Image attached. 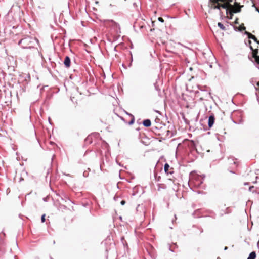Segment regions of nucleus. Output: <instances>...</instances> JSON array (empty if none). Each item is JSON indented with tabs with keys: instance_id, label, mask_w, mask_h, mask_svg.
Wrapping results in <instances>:
<instances>
[{
	"instance_id": "nucleus-25",
	"label": "nucleus",
	"mask_w": 259,
	"mask_h": 259,
	"mask_svg": "<svg viewBox=\"0 0 259 259\" xmlns=\"http://www.w3.org/2000/svg\"><path fill=\"white\" fill-rule=\"evenodd\" d=\"M47 175H49V169H47Z\"/></svg>"
},
{
	"instance_id": "nucleus-28",
	"label": "nucleus",
	"mask_w": 259,
	"mask_h": 259,
	"mask_svg": "<svg viewBox=\"0 0 259 259\" xmlns=\"http://www.w3.org/2000/svg\"><path fill=\"white\" fill-rule=\"evenodd\" d=\"M111 22H113V23H114V24H116L115 22H113V21H111Z\"/></svg>"
},
{
	"instance_id": "nucleus-23",
	"label": "nucleus",
	"mask_w": 259,
	"mask_h": 259,
	"mask_svg": "<svg viewBox=\"0 0 259 259\" xmlns=\"http://www.w3.org/2000/svg\"><path fill=\"white\" fill-rule=\"evenodd\" d=\"M238 19L237 18V19H236L235 21V23L236 24H237V23H238Z\"/></svg>"
},
{
	"instance_id": "nucleus-9",
	"label": "nucleus",
	"mask_w": 259,
	"mask_h": 259,
	"mask_svg": "<svg viewBox=\"0 0 259 259\" xmlns=\"http://www.w3.org/2000/svg\"><path fill=\"white\" fill-rule=\"evenodd\" d=\"M223 3L226 6V13L227 14H228V12L230 10V9L232 5L229 4V2H228V1H225V2Z\"/></svg>"
},
{
	"instance_id": "nucleus-20",
	"label": "nucleus",
	"mask_w": 259,
	"mask_h": 259,
	"mask_svg": "<svg viewBox=\"0 0 259 259\" xmlns=\"http://www.w3.org/2000/svg\"><path fill=\"white\" fill-rule=\"evenodd\" d=\"M48 198H49V196L48 195L46 197L44 198L43 200H44V201L47 202Z\"/></svg>"
},
{
	"instance_id": "nucleus-11",
	"label": "nucleus",
	"mask_w": 259,
	"mask_h": 259,
	"mask_svg": "<svg viewBox=\"0 0 259 259\" xmlns=\"http://www.w3.org/2000/svg\"><path fill=\"white\" fill-rule=\"evenodd\" d=\"M143 124L146 127H149L151 125V121L149 119L144 120Z\"/></svg>"
},
{
	"instance_id": "nucleus-16",
	"label": "nucleus",
	"mask_w": 259,
	"mask_h": 259,
	"mask_svg": "<svg viewBox=\"0 0 259 259\" xmlns=\"http://www.w3.org/2000/svg\"><path fill=\"white\" fill-rule=\"evenodd\" d=\"M245 29V27L244 26V24H242V25H241L240 26H239V30L241 31L244 30Z\"/></svg>"
},
{
	"instance_id": "nucleus-2",
	"label": "nucleus",
	"mask_w": 259,
	"mask_h": 259,
	"mask_svg": "<svg viewBox=\"0 0 259 259\" xmlns=\"http://www.w3.org/2000/svg\"><path fill=\"white\" fill-rule=\"evenodd\" d=\"M175 185V180L172 179H168L165 181L164 183L159 184L158 185L157 190L160 191L162 189L171 188L174 189V186Z\"/></svg>"
},
{
	"instance_id": "nucleus-24",
	"label": "nucleus",
	"mask_w": 259,
	"mask_h": 259,
	"mask_svg": "<svg viewBox=\"0 0 259 259\" xmlns=\"http://www.w3.org/2000/svg\"><path fill=\"white\" fill-rule=\"evenodd\" d=\"M134 118H133V119L132 120V121H131L130 123L131 124V123H133L134 122Z\"/></svg>"
},
{
	"instance_id": "nucleus-8",
	"label": "nucleus",
	"mask_w": 259,
	"mask_h": 259,
	"mask_svg": "<svg viewBox=\"0 0 259 259\" xmlns=\"http://www.w3.org/2000/svg\"><path fill=\"white\" fill-rule=\"evenodd\" d=\"M70 59L68 56H66L64 61V65L68 68L70 66Z\"/></svg>"
},
{
	"instance_id": "nucleus-10",
	"label": "nucleus",
	"mask_w": 259,
	"mask_h": 259,
	"mask_svg": "<svg viewBox=\"0 0 259 259\" xmlns=\"http://www.w3.org/2000/svg\"><path fill=\"white\" fill-rule=\"evenodd\" d=\"M5 250V243L3 239H0V252H3Z\"/></svg>"
},
{
	"instance_id": "nucleus-12",
	"label": "nucleus",
	"mask_w": 259,
	"mask_h": 259,
	"mask_svg": "<svg viewBox=\"0 0 259 259\" xmlns=\"http://www.w3.org/2000/svg\"><path fill=\"white\" fill-rule=\"evenodd\" d=\"M250 49L252 50V57L254 58L257 56L258 49H253L252 46H250Z\"/></svg>"
},
{
	"instance_id": "nucleus-5",
	"label": "nucleus",
	"mask_w": 259,
	"mask_h": 259,
	"mask_svg": "<svg viewBox=\"0 0 259 259\" xmlns=\"http://www.w3.org/2000/svg\"><path fill=\"white\" fill-rule=\"evenodd\" d=\"M214 121H215L214 115L213 114H212L209 117V118H208V126L209 128H211L213 126V125L214 123Z\"/></svg>"
},
{
	"instance_id": "nucleus-15",
	"label": "nucleus",
	"mask_w": 259,
	"mask_h": 259,
	"mask_svg": "<svg viewBox=\"0 0 259 259\" xmlns=\"http://www.w3.org/2000/svg\"><path fill=\"white\" fill-rule=\"evenodd\" d=\"M228 13L229 14V16L228 17L229 19H232L233 16V13L234 12H231V11H229L228 12Z\"/></svg>"
},
{
	"instance_id": "nucleus-14",
	"label": "nucleus",
	"mask_w": 259,
	"mask_h": 259,
	"mask_svg": "<svg viewBox=\"0 0 259 259\" xmlns=\"http://www.w3.org/2000/svg\"><path fill=\"white\" fill-rule=\"evenodd\" d=\"M218 25L222 30H225L226 29L225 27L221 22H219Z\"/></svg>"
},
{
	"instance_id": "nucleus-4",
	"label": "nucleus",
	"mask_w": 259,
	"mask_h": 259,
	"mask_svg": "<svg viewBox=\"0 0 259 259\" xmlns=\"http://www.w3.org/2000/svg\"><path fill=\"white\" fill-rule=\"evenodd\" d=\"M243 6H240L239 3L235 2L234 5H232L230 11L234 13H239L241 11V8Z\"/></svg>"
},
{
	"instance_id": "nucleus-26",
	"label": "nucleus",
	"mask_w": 259,
	"mask_h": 259,
	"mask_svg": "<svg viewBox=\"0 0 259 259\" xmlns=\"http://www.w3.org/2000/svg\"><path fill=\"white\" fill-rule=\"evenodd\" d=\"M228 1L229 2V4H230V3L232 2V0H228Z\"/></svg>"
},
{
	"instance_id": "nucleus-29",
	"label": "nucleus",
	"mask_w": 259,
	"mask_h": 259,
	"mask_svg": "<svg viewBox=\"0 0 259 259\" xmlns=\"http://www.w3.org/2000/svg\"><path fill=\"white\" fill-rule=\"evenodd\" d=\"M227 249V247H225V249L226 250Z\"/></svg>"
},
{
	"instance_id": "nucleus-18",
	"label": "nucleus",
	"mask_w": 259,
	"mask_h": 259,
	"mask_svg": "<svg viewBox=\"0 0 259 259\" xmlns=\"http://www.w3.org/2000/svg\"><path fill=\"white\" fill-rule=\"evenodd\" d=\"M254 59L256 62L259 64V56H257L256 57L254 58Z\"/></svg>"
},
{
	"instance_id": "nucleus-13",
	"label": "nucleus",
	"mask_w": 259,
	"mask_h": 259,
	"mask_svg": "<svg viewBox=\"0 0 259 259\" xmlns=\"http://www.w3.org/2000/svg\"><path fill=\"white\" fill-rule=\"evenodd\" d=\"M256 257V253L255 251L251 252L247 259H255Z\"/></svg>"
},
{
	"instance_id": "nucleus-27",
	"label": "nucleus",
	"mask_w": 259,
	"mask_h": 259,
	"mask_svg": "<svg viewBox=\"0 0 259 259\" xmlns=\"http://www.w3.org/2000/svg\"><path fill=\"white\" fill-rule=\"evenodd\" d=\"M50 144H53V142H50Z\"/></svg>"
},
{
	"instance_id": "nucleus-17",
	"label": "nucleus",
	"mask_w": 259,
	"mask_h": 259,
	"mask_svg": "<svg viewBox=\"0 0 259 259\" xmlns=\"http://www.w3.org/2000/svg\"><path fill=\"white\" fill-rule=\"evenodd\" d=\"M45 217H46L45 214H44L43 215H42V216L41 217V221L42 223H44L45 222V221H46Z\"/></svg>"
},
{
	"instance_id": "nucleus-19",
	"label": "nucleus",
	"mask_w": 259,
	"mask_h": 259,
	"mask_svg": "<svg viewBox=\"0 0 259 259\" xmlns=\"http://www.w3.org/2000/svg\"><path fill=\"white\" fill-rule=\"evenodd\" d=\"M158 21H159L161 22H164V20H163V19L162 17H159L158 18Z\"/></svg>"
},
{
	"instance_id": "nucleus-3",
	"label": "nucleus",
	"mask_w": 259,
	"mask_h": 259,
	"mask_svg": "<svg viewBox=\"0 0 259 259\" xmlns=\"http://www.w3.org/2000/svg\"><path fill=\"white\" fill-rule=\"evenodd\" d=\"M190 183H193L196 187H199L203 183V179L201 177L197 175H192L191 176Z\"/></svg>"
},
{
	"instance_id": "nucleus-22",
	"label": "nucleus",
	"mask_w": 259,
	"mask_h": 259,
	"mask_svg": "<svg viewBox=\"0 0 259 259\" xmlns=\"http://www.w3.org/2000/svg\"><path fill=\"white\" fill-rule=\"evenodd\" d=\"M2 234H3L4 236L5 235V233L3 232V231H2L1 233H0V237H2Z\"/></svg>"
},
{
	"instance_id": "nucleus-21",
	"label": "nucleus",
	"mask_w": 259,
	"mask_h": 259,
	"mask_svg": "<svg viewBox=\"0 0 259 259\" xmlns=\"http://www.w3.org/2000/svg\"><path fill=\"white\" fill-rule=\"evenodd\" d=\"M126 202L125 200H122L120 202L121 204L123 205L125 204Z\"/></svg>"
},
{
	"instance_id": "nucleus-1",
	"label": "nucleus",
	"mask_w": 259,
	"mask_h": 259,
	"mask_svg": "<svg viewBox=\"0 0 259 259\" xmlns=\"http://www.w3.org/2000/svg\"><path fill=\"white\" fill-rule=\"evenodd\" d=\"M37 42V39L27 36L21 39L18 44L23 48H31Z\"/></svg>"
},
{
	"instance_id": "nucleus-7",
	"label": "nucleus",
	"mask_w": 259,
	"mask_h": 259,
	"mask_svg": "<svg viewBox=\"0 0 259 259\" xmlns=\"http://www.w3.org/2000/svg\"><path fill=\"white\" fill-rule=\"evenodd\" d=\"M245 33L247 35L248 38L252 39L254 41L259 44V41L257 40V38L255 37V36H254V35L252 34L251 33H250L247 31H245Z\"/></svg>"
},
{
	"instance_id": "nucleus-6",
	"label": "nucleus",
	"mask_w": 259,
	"mask_h": 259,
	"mask_svg": "<svg viewBox=\"0 0 259 259\" xmlns=\"http://www.w3.org/2000/svg\"><path fill=\"white\" fill-rule=\"evenodd\" d=\"M169 167L170 166L169 164L168 163H166L164 165V171L166 174H170L171 175L174 173L173 168H171L170 169H169Z\"/></svg>"
}]
</instances>
